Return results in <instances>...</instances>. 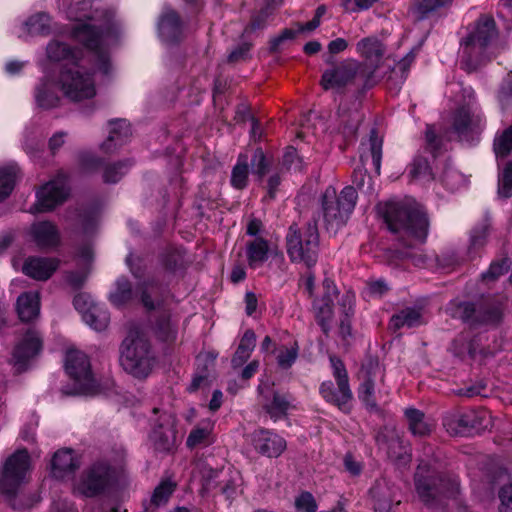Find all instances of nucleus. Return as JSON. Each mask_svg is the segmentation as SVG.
Here are the masks:
<instances>
[{"mask_svg": "<svg viewBox=\"0 0 512 512\" xmlns=\"http://www.w3.org/2000/svg\"><path fill=\"white\" fill-rule=\"evenodd\" d=\"M474 130H426L424 149L433 157L448 151L454 140L470 142L474 140Z\"/></svg>", "mask_w": 512, "mask_h": 512, "instance_id": "nucleus-15", "label": "nucleus"}, {"mask_svg": "<svg viewBox=\"0 0 512 512\" xmlns=\"http://www.w3.org/2000/svg\"><path fill=\"white\" fill-rule=\"evenodd\" d=\"M509 266L510 262L507 259L491 263L488 271L482 274V280L485 282L494 281L504 274L508 270Z\"/></svg>", "mask_w": 512, "mask_h": 512, "instance_id": "nucleus-56", "label": "nucleus"}, {"mask_svg": "<svg viewBox=\"0 0 512 512\" xmlns=\"http://www.w3.org/2000/svg\"><path fill=\"white\" fill-rule=\"evenodd\" d=\"M313 308L317 324L321 327L322 332L328 336L331 331V324L334 315L333 305L323 302H314Z\"/></svg>", "mask_w": 512, "mask_h": 512, "instance_id": "nucleus-47", "label": "nucleus"}, {"mask_svg": "<svg viewBox=\"0 0 512 512\" xmlns=\"http://www.w3.org/2000/svg\"><path fill=\"white\" fill-rule=\"evenodd\" d=\"M418 50L413 48L410 50L402 59H400L394 68L391 70L388 77V82H392L394 77L397 78L396 86L398 89L402 87L406 79L408 78L410 69L416 60Z\"/></svg>", "mask_w": 512, "mask_h": 512, "instance_id": "nucleus-39", "label": "nucleus"}, {"mask_svg": "<svg viewBox=\"0 0 512 512\" xmlns=\"http://www.w3.org/2000/svg\"><path fill=\"white\" fill-rule=\"evenodd\" d=\"M269 245L268 242L257 237L246 244V256L248 264L251 268H258L268 259Z\"/></svg>", "mask_w": 512, "mask_h": 512, "instance_id": "nucleus-36", "label": "nucleus"}, {"mask_svg": "<svg viewBox=\"0 0 512 512\" xmlns=\"http://www.w3.org/2000/svg\"><path fill=\"white\" fill-rule=\"evenodd\" d=\"M490 223L488 219H485L480 224L476 225L470 234V245L469 251H476L482 248L486 242L489 235Z\"/></svg>", "mask_w": 512, "mask_h": 512, "instance_id": "nucleus-54", "label": "nucleus"}, {"mask_svg": "<svg viewBox=\"0 0 512 512\" xmlns=\"http://www.w3.org/2000/svg\"><path fill=\"white\" fill-rule=\"evenodd\" d=\"M250 163L253 176L261 183L264 176L270 171L272 160L264 154L261 148H257L252 155Z\"/></svg>", "mask_w": 512, "mask_h": 512, "instance_id": "nucleus-46", "label": "nucleus"}, {"mask_svg": "<svg viewBox=\"0 0 512 512\" xmlns=\"http://www.w3.org/2000/svg\"><path fill=\"white\" fill-rule=\"evenodd\" d=\"M422 323L421 309L416 307H406L394 314L390 319V327L393 330H398L403 327L413 328Z\"/></svg>", "mask_w": 512, "mask_h": 512, "instance_id": "nucleus-34", "label": "nucleus"}, {"mask_svg": "<svg viewBox=\"0 0 512 512\" xmlns=\"http://www.w3.org/2000/svg\"><path fill=\"white\" fill-rule=\"evenodd\" d=\"M485 123V117L479 104L474 97H469L454 111L451 128H481Z\"/></svg>", "mask_w": 512, "mask_h": 512, "instance_id": "nucleus-23", "label": "nucleus"}, {"mask_svg": "<svg viewBox=\"0 0 512 512\" xmlns=\"http://www.w3.org/2000/svg\"><path fill=\"white\" fill-rule=\"evenodd\" d=\"M131 166L132 163L129 161H119L106 165L103 171V181L109 184L117 183Z\"/></svg>", "mask_w": 512, "mask_h": 512, "instance_id": "nucleus-51", "label": "nucleus"}, {"mask_svg": "<svg viewBox=\"0 0 512 512\" xmlns=\"http://www.w3.org/2000/svg\"><path fill=\"white\" fill-rule=\"evenodd\" d=\"M156 354L146 334L138 327L129 329L120 346V364L134 378H147L156 365Z\"/></svg>", "mask_w": 512, "mask_h": 512, "instance_id": "nucleus-5", "label": "nucleus"}, {"mask_svg": "<svg viewBox=\"0 0 512 512\" xmlns=\"http://www.w3.org/2000/svg\"><path fill=\"white\" fill-rule=\"evenodd\" d=\"M79 466V459L72 449H60L52 457L51 474L56 479H63L68 474L74 473Z\"/></svg>", "mask_w": 512, "mask_h": 512, "instance_id": "nucleus-26", "label": "nucleus"}, {"mask_svg": "<svg viewBox=\"0 0 512 512\" xmlns=\"http://www.w3.org/2000/svg\"><path fill=\"white\" fill-rule=\"evenodd\" d=\"M382 375V369L379 363L370 359L364 364L360 371L362 383L360 385L358 396L365 406L371 411H378V405L374 397L375 377Z\"/></svg>", "mask_w": 512, "mask_h": 512, "instance_id": "nucleus-22", "label": "nucleus"}, {"mask_svg": "<svg viewBox=\"0 0 512 512\" xmlns=\"http://www.w3.org/2000/svg\"><path fill=\"white\" fill-rule=\"evenodd\" d=\"M254 449L266 457H279L286 449L283 437L265 428H259L251 434Z\"/></svg>", "mask_w": 512, "mask_h": 512, "instance_id": "nucleus-21", "label": "nucleus"}, {"mask_svg": "<svg viewBox=\"0 0 512 512\" xmlns=\"http://www.w3.org/2000/svg\"><path fill=\"white\" fill-rule=\"evenodd\" d=\"M450 314L472 326L496 325L502 319V308L497 301H482L478 305L470 302L453 301L449 306Z\"/></svg>", "mask_w": 512, "mask_h": 512, "instance_id": "nucleus-11", "label": "nucleus"}, {"mask_svg": "<svg viewBox=\"0 0 512 512\" xmlns=\"http://www.w3.org/2000/svg\"><path fill=\"white\" fill-rule=\"evenodd\" d=\"M125 483L126 476L121 467L113 466L106 460H99L82 472L75 491L85 497H96Z\"/></svg>", "mask_w": 512, "mask_h": 512, "instance_id": "nucleus-8", "label": "nucleus"}, {"mask_svg": "<svg viewBox=\"0 0 512 512\" xmlns=\"http://www.w3.org/2000/svg\"><path fill=\"white\" fill-rule=\"evenodd\" d=\"M497 36L494 18L481 15L475 23V28L461 42V68L469 73L478 70L489 60L487 49Z\"/></svg>", "mask_w": 512, "mask_h": 512, "instance_id": "nucleus-7", "label": "nucleus"}, {"mask_svg": "<svg viewBox=\"0 0 512 512\" xmlns=\"http://www.w3.org/2000/svg\"><path fill=\"white\" fill-rule=\"evenodd\" d=\"M493 150L497 159L505 158L512 152V130H502L495 135Z\"/></svg>", "mask_w": 512, "mask_h": 512, "instance_id": "nucleus-52", "label": "nucleus"}, {"mask_svg": "<svg viewBox=\"0 0 512 512\" xmlns=\"http://www.w3.org/2000/svg\"><path fill=\"white\" fill-rule=\"evenodd\" d=\"M32 241L39 248H53L60 243L57 226L50 221H39L31 225L29 230Z\"/></svg>", "mask_w": 512, "mask_h": 512, "instance_id": "nucleus-25", "label": "nucleus"}, {"mask_svg": "<svg viewBox=\"0 0 512 512\" xmlns=\"http://www.w3.org/2000/svg\"><path fill=\"white\" fill-rule=\"evenodd\" d=\"M66 180L58 177L43 185L37 192V201L30 208L32 213L47 212L62 204L68 197Z\"/></svg>", "mask_w": 512, "mask_h": 512, "instance_id": "nucleus-18", "label": "nucleus"}, {"mask_svg": "<svg viewBox=\"0 0 512 512\" xmlns=\"http://www.w3.org/2000/svg\"><path fill=\"white\" fill-rule=\"evenodd\" d=\"M136 294L134 293L132 283L124 276L117 278L114 289L109 293V301L115 307H123L130 303Z\"/></svg>", "mask_w": 512, "mask_h": 512, "instance_id": "nucleus-33", "label": "nucleus"}, {"mask_svg": "<svg viewBox=\"0 0 512 512\" xmlns=\"http://www.w3.org/2000/svg\"><path fill=\"white\" fill-rule=\"evenodd\" d=\"M375 440L380 448L386 449L388 457L399 466L407 465L411 456L403 446L400 436L394 427L385 426L380 429Z\"/></svg>", "mask_w": 512, "mask_h": 512, "instance_id": "nucleus-20", "label": "nucleus"}, {"mask_svg": "<svg viewBox=\"0 0 512 512\" xmlns=\"http://www.w3.org/2000/svg\"><path fill=\"white\" fill-rule=\"evenodd\" d=\"M162 264L166 271L173 272L182 261V255L179 250H169L162 256Z\"/></svg>", "mask_w": 512, "mask_h": 512, "instance_id": "nucleus-62", "label": "nucleus"}, {"mask_svg": "<svg viewBox=\"0 0 512 512\" xmlns=\"http://www.w3.org/2000/svg\"><path fill=\"white\" fill-rule=\"evenodd\" d=\"M383 142L384 134L380 130H370L368 138L361 142L362 147L370 152L377 174H380L381 169Z\"/></svg>", "mask_w": 512, "mask_h": 512, "instance_id": "nucleus-38", "label": "nucleus"}, {"mask_svg": "<svg viewBox=\"0 0 512 512\" xmlns=\"http://www.w3.org/2000/svg\"><path fill=\"white\" fill-rule=\"evenodd\" d=\"M388 229L399 234V240L405 248H414L423 244L429 230L426 212L414 201H390L379 206Z\"/></svg>", "mask_w": 512, "mask_h": 512, "instance_id": "nucleus-2", "label": "nucleus"}, {"mask_svg": "<svg viewBox=\"0 0 512 512\" xmlns=\"http://www.w3.org/2000/svg\"><path fill=\"white\" fill-rule=\"evenodd\" d=\"M175 483L169 480L162 481L155 489L148 503L144 504L145 512H156L159 507L165 506L175 490Z\"/></svg>", "mask_w": 512, "mask_h": 512, "instance_id": "nucleus-37", "label": "nucleus"}, {"mask_svg": "<svg viewBox=\"0 0 512 512\" xmlns=\"http://www.w3.org/2000/svg\"><path fill=\"white\" fill-rule=\"evenodd\" d=\"M249 177V163L248 156L240 154L236 165L233 167L231 172V185L242 190L247 186Z\"/></svg>", "mask_w": 512, "mask_h": 512, "instance_id": "nucleus-45", "label": "nucleus"}, {"mask_svg": "<svg viewBox=\"0 0 512 512\" xmlns=\"http://www.w3.org/2000/svg\"><path fill=\"white\" fill-rule=\"evenodd\" d=\"M256 335L253 330H246L243 334L239 346L231 360L233 367H239L243 365L250 357L252 351L255 348Z\"/></svg>", "mask_w": 512, "mask_h": 512, "instance_id": "nucleus-42", "label": "nucleus"}, {"mask_svg": "<svg viewBox=\"0 0 512 512\" xmlns=\"http://www.w3.org/2000/svg\"><path fill=\"white\" fill-rule=\"evenodd\" d=\"M35 101L38 107L42 109H51L60 102V97L56 91L55 84L49 76H44L35 87Z\"/></svg>", "mask_w": 512, "mask_h": 512, "instance_id": "nucleus-30", "label": "nucleus"}, {"mask_svg": "<svg viewBox=\"0 0 512 512\" xmlns=\"http://www.w3.org/2000/svg\"><path fill=\"white\" fill-rule=\"evenodd\" d=\"M25 26L30 35H48L51 32V18L45 12H39L30 16Z\"/></svg>", "mask_w": 512, "mask_h": 512, "instance_id": "nucleus-44", "label": "nucleus"}, {"mask_svg": "<svg viewBox=\"0 0 512 512\" xmlns=\"http://www.w3.org/2000/svg\"><path fill=\"white\" fill-rule=\"evenodd\" d=\"M137 290L139 300L146 310H156L163 304L166 287L155 277L139 283Z\"/></svg>", "mask_w": 512, "mask_h": 512, "instance_id": "nucleus-24", "label": "nucleus"}, {"mask_svg": "<svg viewBox=\"0 0 512 512\" xmlns=\"http://www.w3.org/2000/svg\"><path fill=\"white\" fill-rule=\"evenodd\" d=\"M451 2L452 0H421L415 4L414 13L418 19L424 20L440 9L449 6Z\"/></svg>", "mask_w": 512, "mask_h": 512, "instance_id": "nucleus-48", "label": "nucleus"}, {"mask_svg": "<svg viewBox=\"0 0 512 512\" xmlns=\"http://www.w3.org/2000/svg\"><path fill=\"white\" fill-rule=\"evenodd\" d=\"M499 498L501 501L500 512H512V484L501 488Z\"/></svg>", "mask_w": 512, "mask_h": 512, "instance_id": "nucleus-64", "label": "nucleus"}, {"mask_svg": "<svg viewBox=\"0 0 512 512\" xmlns=\"http://www.w3.org/2000/svg\"><path fill=\"white\" fill-rule=\"evenodd\" d=\"M357 191L354 186H346L337 195L335 188L329 186L321 196L323 222L328 232L336 233L343 227L355 208Z\"/></svg>", "mask_w": 512, "mask_h": 512, "instance_id": "nucleus-9", "label": "nucleus"}, {"mask_svg": "<svg viewBox=\"0 0 512 512\" xmlns=\"http://www.w3.org/2000/svg\"><path fill=\"white\" fill-rule=\"evenodd\" d=\"M83 320L96 331H103L108 327L110 315L107 309L97 305L85 312Z\"/></svg>", "mask_w": 512, "mask_h": 512, "instance_id": "nucleus-43", "label": "nucleus"}, {"mask_svg": "<svg viewBox=\"0 0 512 512\" xmlns=\"http://www.w3.org/2000/svg\"><path fill=\"white\" fill-rule=\"evenodd\" d=\"M176 419L173 414L163 411L153 420L150 440L155 450L170 452L176 444Z\"/></svg>", "mask_w": 512, "mask_h": 512, "instance_id": "nucleus-17", "label": "nucleus"}, {"mask_svg": "<svg viewBox=\"0 0 512 512\" xmlns=\"http://www.w3.org/2000/svg\"><path fill=\"white\" fill-rule=\"evenodd\" d=\"M293 400L290 393L272 390L271 399L266 397V401L263 403V409L271 419L277 421L287 415Z\"/></svg>", "mask_w": 512, "mask_h": 512, "instance_id": "nucleus-29", "label": "nucleus"}, {"mask_svg": "<svg viewBox=\"0 0 512 512\" xmlns=\"http://www.w3.org/2000/svg\"><path fill=\"white\" fill-rule=\"evenodd\" d=\"M273 12V4L266 2L263 7L251 15L249 23L243 30V36H250L256 31L266 29L268 26V20L273 15Z\"/></svg>", "mask_w": 512, "mask_h": 512, "instance_id": "nucleus-40", "label": "nucleus"}, {"mask_svg": "<svg viewBox=\"0 0 512 512\" xmlns=\"http://www.w3.org/2000/svg\"><path fill=\"white\" fill-rule=\"evenodd\" d=\"M405 416L409 430L413 435L423 437L431 433L433 425L425 419L424 413L420 410L415 408L406 409Z\"/></svg>", "mask_w": 512, "mask_h": 512, "instance_id": "nucleus-41", "label": "nucleus"}, {"mask_svg": "<svg viewBox=\"0 0 512 512\" xmlns=\"http://www.w3.org/2000/svg\"><path fill=\"white\" fill-rule=\"evenodd\" d=\"M29 461L28 452L18 450L7 458L0 472V493L12 507H15L14 499L29 469Z\"/></svg>", "mask_w": 512, "mask_h": 512, "instance_id": "nucleus-12", "label": "nucleus"}, {"mask_svg": "<svg viewBox=\"0 0 512 512\" xmlns=\"http://www.w3.org/2000/svg\"><path fill=\"white\" fill-rule=\"evenodd\" d=\"M46 53L52 62L66 61L60 66L57 78V83L66 98L78 102L96 95L94 75L96 71H100L95 66L94 57L93 69H86L80 65L81 50L57 40L49 42Z\"/></svg>", "mask_w": 512, "mask_h": 512, "instance_id": "nucleus-1", "label": "nucleus"}, {"mask_svg": "<svg viewBox=\"0 0 512 512\" xmlns=\"http://www.w3.org/2000/svg\"><path fill=\"white\" fill-rule=\"evenodd\" d=\"M42 349V340L34 329H28L22 339L13 349L11 364L16 373H22L29 368L31 360Z\"/></svg>", "mask_w": 512, "mask_h": 512, "instance_id": "nucleus-16", "label": "nucleus"}, {"mask_svg": "<svg viewBox=\"0 0 512 512\" xmlns=\"http://www.w3.org/2000/svg\"><path fill=\"white\" fill-rule=\"evenodd\" d=\"M58 260L55 258L31 257L23 266V272L36 280H47L56 271Z\"/></svg>", "mask_w": 512, "mask_h": 512, "instance_id": "nucleus-27", "label": "nucleus"}, {"mask_svg": "<svg viewBox=\"0 0 512 512\" xmlns=\"http://www.w3.org/2000/svg\"><path fill=\"white\" fill-rule=\"evenodd\" d=\"M329 360L333 376L337 383V391L334 389V385L331 381H325L320 386V394L327 402L336 405L344 412H348V404L352 399V391L349 386L347 370L340 358L330 356Z\"/></svg>", "mask_w": 512, "mask_h": 512, "instance_id": "nucleus-13", "label": "nucleus"}, {"mask_svg": "<svg viewBox=\"0 0 512 512\" xmlns=\"http://www.w3.org/2000/svg\"><path fill=\"white\" fill-rule=\"evenodd\" d=\"M409 175L413 179L432 180L433 173L428 160L421 156L416 155L410 164Z\"/></svg>", "mask_w": 512, "mask_h": 512, "instance_id": "nucleus-53", "label": "nucleus"}, {"mask_svg": "<svg viewBox=\"0 0 512 512\" xmlns=\"http://www.w3.org/2000/svg\"><path fill=\"white\" fill-rule=\"evenodd\" d=\"M298 357V346L295 344L290 348H284L279 351L277 363L283 369L290 368Z\"/></svg>", "mask_w": 512, "mask_h": 512, "instance_id": "nucleus-57", "label": "nucleus"}, {"mask_svg": "<svg viewBox=\"0 0 512 512\" xmlns=\"http://www.w3.org/2000/svg\"><path fill=\"white\" fill-rule=\"evenodd\" d=\"M498 196L512 197V160L507 161L498 173Z\"/></svg>", "mask_w": 512, "mask_h": 512, "instance_id": "nucleus-50", "label": "nucleus"}, {"mask_svg": "<svg viewBox=\"0 0 512 512\" xmlns=\"http://www.w3.org/2000/svg\"><path fill=\"white\" fill-rule=\"evenodd\" d=\"M415 489L420 500L431 509H442L447 500L458 492V481L438 471L430 463L421 461L414 476Z\"/></svg>", "mask_w": 512, "mask_h": 512, "instance_id": "nucleus-4", "label": "nucleus"}, {"mask_svg": "<svg viewBox=\"0 0 512 512\" xmlns=\"http://www.w3.org/2000/svg\"><path fill=\"white\" fill-rule=\"evenodd\" d=\"M18 168L8 165L0 168V202L6 199L12 192Z\"/></svg>", "mask_w": 512, "mask_h": 512, "instance_id": "nucleus-49", "label": "nucleus"}, {"mask_svg": "<svg viewBox=\"0 0 512 512\" xmlns=\"http://www.w3.org/2000/svg\"><path fill=\"white\" fill-rule=\"evenodd\" d=\"M357 52L366 60L380 62L385 54L386 47L375 36L365 37L356 45Z\"/></svg>", "mask_w": 512, "mask_h": 512, "instance_id": "nucleus-35", "label": "nucleus"}, {"mask_svg": "<svg viewBox=\"0 0 512 512\" xmlns=\"http://www.w3.org/2000/svg\"><path fill=\"white\" fill-rule=\"evenodd\" d=\"M40 303L37 293L25 292L17 299V313L23 322H29L39 315Z\"/></svg>", "mask_w": 512, "mask_h": 512, "instance_id": "nucleus-32", "label": "nucleus"}, {"mask_svg": "<svg viewBox=\"0 0 512 512\" xmlns=\"http://www.w3.org/2000/svg\"><path fill=\"white\" fill-rule=\"evenodd\" d=\"M234 120L238 125L250 124V128H261L259 119L252 112L251 107L246 103H240L235 110Z\"/></svg>", "mask_w": 512, "mask_h": 512, "instance_id": "nucleus-55", "label": "nucleus"}, {"mask_svg": "<svg viewBox=\"0 0 512 512\" xmlns=\"http://www.w3.org/2000/svg\"><path fill=\"white\" fill-rule=\"evenodd\" d=\"M91 7V0H80L69 8V17L79 22L72 27L71 37L94 55L95 66L100 73L109 75L112 65L109 51L103 45V39L112 33V27L96 26L83 22V20L94 18Z\"/></svg>", "mask_w": 512, "mask_h": 512, "instance_id": "nucleus-3", "label": "nucleus"}, {"mask_svg": "<svg viewBox=\"0 0 512 512\" xmlns=\"http://www.w3.org/2000/svg\"><path fill=\"white\" fill-rule=\"evenodd\" d=\"M325 62L332 65L321 75L320 85L325 91L343 89L355 80H360L362 83L357 89V96L361 97L377 83L375 68L369 69L357 60L345 59L339 63H333L331 58H328Z\"/></svg>", "mask_w": 512, "mask_h": 512, "instance_id": "nucleus-6", "label": "nucleus"}, {"mask_svg": "<svg viewBox=\"0 0 512 512\" xmlns=\"http://www.w3.org/2000/svg\"><path fill=\"white\" fill-rule=\"evenodd\" d=\"M214 425L206 420L193 427L186 439V446L189 449L204 448L215 442L213 433Z\"/></svg>", "mask_w": 512, "mask_h": 512, "instance_id": "nucleus-31", "label": "nucleus"}, {"mask_svg": "<svg viewBox=\"0 0 512 512\" xmlns=\"http://www.w3.org/2000/svg\"><path fill=\"white\" fill-rule=\"evenodd\" d=\"M122 130H111L107 139L101 144V149L107 153L113 152L118 146L123 145Z\"/></svg>", "mask_w": 512, "mask_h": 512, "instance_id": "nucleus-61", "label": "nucleus"}, {"mask_svg": "<svg viewBox=\"0 0 512 512\" xmlns=\"http://www.w3.org/2000/svg\"><path fill=\"white\" fill-rule=\"evenodd\" d=\"M443 425L451 435H464L476 427V415L473 411L447 413L443 418Z\"/></svg>", "mask_w": 512, "mask_h": 512, "instance_id": "nucleus-28", "label": "nucleus"}, {"mask_svg": "<svg viewBox=\"0 0 512 512\" xmlns=\"http://www.w3.org/2000/svg\"><path fill=\"white\" fill-rule=\"evenodd\" d=\"M185 23L180 14L170 6L163 8L157 21L160 39L169 45H178L184 38Z\"/></svg>", "mask_w": 512, "mask_h": 512, "instance_id": "nucleus-19", "label": "nucleus"}, {"mask_svg": "<svg viewBox=\"0 0 512 512\" xmlns=\"http://www.w3.org/2000/svg\"><path fill=\"white\" fill-rule=\"evenodd\" d=\"M497 98L502 106L512 100V72L508 73L502 80L498 89Z\"/></svg>", "mask_w": 512, "mask_h": 512, "instance_id": "nucleus-60", "label": "nucleus"}, {"mask_svg": "<svg viewBox=\"0 0 512 512\" xmlns=\"http://www.w3.org/2000/svg\"><path fill=\"white\" fill-rule=\"evenodd\" d=\"M295 506L300 512H315L317 508L314 497L309 492L302 493L296 499Z\"/></svg>", "mask_w": 512, "mask_h": 512, "instance_id": "nucleus-63", "label": "nucleus"}, {"mask_svg": "<svg viewBox=\"0 0 512 512\" xmlns=\"http://www.w3.org/2000/svg\"><path fill=\"white\" fill-rule=\"evenodd\" d=\"M318 219L313 217L303 227L290 226L286 236L287 253L293 262L313 266L318 258L319 232Z\"/></svg>", "mask_w": 512, "mask_h": 512, "instance_id": "nucleus-10", "label": "nucleus"}, {"mask_svg": "<svg viewBox=\"0 0 512 512\" xmlns=\"http://www.w3.org/2000/svg\"><path fill=\"white\" fill-rule=\"evenodd\" d=\"M65 368L68 375L74 380L79 393L89 395L97 393V384L86 354L78 350H69L66 354Z\"/></svg>", "mask_w": 512, "mask_h": 512, "instance_id": "nucleus-14", "label": "nucleus"}, {"mask_svg": "<svg viewBox=\"0 0 512 512\" xmlns=\"http://www.w3.org/2000/svg\"><path fill=\"white\" fill-rule=\"evenodd\" d=\"M355 295L352 292L344 293L339 302L340 318H352L354 316Z\"/></svg>", "mask_w": 512, "mask_h": 512, "instance_id": "nucleus-58", "label": "nucleus"}, {"mask_svg": "<svg viewBox=\"0 0 512 512\" xmlns=\"http://www.w3.org/2000/svg\"><path fill=\"white\" fill-rule=\"evenodd\" d=\"M156 333L159 339L163 341H172L176 337L175 327L171 324L169 318H161L156 325Z\"/></svg>", "mask_w": 512, "mask_h": 512, "instance_id": "nucleus-59", "label": "nucleus"}]
</instances>
